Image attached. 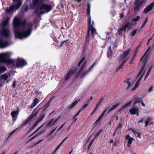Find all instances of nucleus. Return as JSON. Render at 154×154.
Segmentation results:
<instances>
[{"mask_svg":"<svg viewBox=\"0 0 154 154\" xmlns=\"http://www.w3.org/2000/svg\"><path fill=\"white\" fill-rule=\"evenodd\" d=\"M13 24L16 37L23 39L28 37L31 34L32 23H26V20H23L20 17L16 16L13 20Z\"/></svg>","mask_w":154,"mask_h":154,"instance_id":"f257e3e1","label":"nucleus"},{"mask_svg":"<svg viewBox=\"0 0 154 154\" xmlns=\"http://www.w3.org/2000/svg\"><path fill=\"white\" fill-rule=\"evenodd\" d=\"M11 53L6 52L0 54V61L2 62L6 63L9 64H14V60L13 59L9 58Z\"/></svg>","mask_w":154,"mask_h":154,"instance_id":"f03ea898","label":"nucleus"},{"mask_svg":"<svg viewBox=\"0 0 154 154\" xmlns=\"http://www.w3.org/2000/svg\"><path fill=\"white\" fill-rule=\"evenodd\" d=\"M22 4L21 0H13V5L6 8V12L11 13L17 10Z\"/></svg>","mask_w":154,"mask_h":154,"instance_id":"7ed1b4c3","label":"nucleus"},{"mask_svg":"<svg viewBox=\"0 0 154 154\" xmlns=\"http://www.w3.org/2000/svg\"><path fill=\"white\" fill-rule=\"evenodd\" d=\"M87 6L88 8L87 9V14H88V32L89 31V20H90V31H91V32L92 35L94 36L95 35H96L97 33V32L96 31V29L93 26V25L91 24V17L90 16V7L91 6L90 5L89 3L87 4Z\"/></svg>","mask_w":154,"mask_h":154,"instance_id":"20e7f679","label":"nucleus"},{"mask_svg":"<svg viewBox=\"0 0 154 154\" xmlns=\"http://www.w3.org/2000/svg\"><path fill=\"white\" fill-rule=\"evenodd\" d=\"M44 9V11L39 12L40 14H43L45 13H48L51 10V7L50 5L44 4L41 6L38 7L36 11V13L38 12L39 10H41Z\"/></svg>","mask_w":154,"mask_h":154,"instance_id":"39448f33","label":"nucleus"},{"mask_svg":"<svg viewBox=\"0 0 154 154\" xmlns=\"http://www.w3.org/2000/svg\"><path fill=\"white\" fill-rule=\"evenodd\" d=\"M60 117L59 116L57 118H53V119H51L48 123L46 124H44L43 125L41 126L38 128L37 130L36 131H35L32 134H31L29 136V137H30L31 136H32L34 134H35L36 132L38 131L40 129V128H41L42 127H43L45 129L46 128L49 126H52L56 123V122L59 119Z\"/></svg>","mask_w":154,"mask_h":154,"instance_id":"423d86ee","label":"nucleus"},{"mask_svg":"<svg viewBox=\"0 0 154 154\" xmlns=\"http://www.w3.org/2000/svg\"><path fill=\"white\" fill-rule=\"evenodd\" d=\"M38 114V111H36V109L31 114L29 117L25 121L24 125H26L28 124H30L31 122L32 121V119L35 116H36Z\"/></svg>","mask_w":154,"mask_h":154,"instance_id":"0eeeda50","label":"nucleus"},{"mask_svg":"<svg viewBox=\"0 0 154 154\" xmlns=\"http://www.w3.org/2000/svg\"><path fill=\"white\" fill-rule=\"evenodd\" d=\"M0 34L2 36H4L6 38H8L10 35L9 30L8 28H3L0 31Z\"/></svg>","mask_w":154,"mask_h":154,"instance_id":"6e6552de","label":"nucleus"},{"mask_svg":"<svg viewBox=\"0 0 154 154\" xmlns=\"http://www.w3.org/2000/svg\"><path fill=\"white\" fill-rule=\"evenodd\" d=\"M16 66L18 67H22L27 64V62L23 59L18 58L16 62Z\"/></svg>","mask_w":154,"mask_h":154,"instance_id":"1a4fd4ad","label":"nucleus"},{"mask_svg":"<svg viewBox=\"0 0 154 154\" xmlns=\"http://www.w3.org/2000/svg\"><path fill=\"white\" fill-rule=\"evenodd\" d=\"M154 7V2H152L146 6L143 11V13L147 14Z\"/></svg>","mask_w":154,"mask_h":154,"instance_id":"9d476101","label":"nucleus"},{"mask_svg":"<svg viewBox=\"0 0 154 154\" xmlns=\"http://www.w3.org/2000/svg\"><path fill=\"white\" fill-rule=\"evenodd\" d=\"M129 24V23H127L123 25L122 27L118 30V32L119 34H121L122 32H125L126 28H128Z\"/></svg>","mask_w":154,"mask_h":154,"instance_id":"9b49d317","label":"nucleus"},{"mask_svg":"<svg viewBox=\"0 0 154 154\" xmlns=\"http://www.w3.org/2000/svg\"><path fill=\"white\" fill-rule=\"evenodd\" d=\"M9 45L8 42L7 41H4L1 36L0 39V48H5Z\"/></svg>","mask_w":154,"mask_h":154,"instance_id":"f8f14e48","label":"nucleus"},{"mask_svg":"<svg viewBox=\"0 0 154 154\" xmlns=\"http://www.w3.org/2000/svg\"><path fill=\"white\" fill-rule=\"evenodd\" d=\"M130 51V49H129L125 51L123 54L121 56L119 59L120 60H123L129 54Z\"/></svg>","mask_w":154,"mask_h":154,"instance_id":"ddd939ff","label":"nucleus"},{"mask_svg":"<svg viewBox=\"0 0 154 154\" xmlns=\"http://www.w3.org/2000/svg\"><path fill=\"white\" fill-rule=\"evenodd\" d=\"M138 110H139L138 107L134 105L132 108L129 111L131 115H133L136 114V112H137Z\"/></svg>","mask_w":154,"mask_h":154,"instance_id":"4468645a","label":"nucleus"},{"mask_svg":"<svg viewBox=\"0 0 154 154\" xmlns=\"http://www.w3.org/2000/svg\"><path fill=\"white\" fill-rule=\"evenodd\" d=\"M96 63L95 62L92 65L90 66L87 69H85L84 71L83 72V73L82 74V75L83 76H84L85 75H87L88 73H89L92 68L94 66Z\"/></svg>","mask_w":154,"mask_h":154,"instance_id":"2eb2a0df","label":"nucleus"},{"mask_svg":"<svg viewBox=\"0 0 154 154\" xmlns=\"http://www.w3.org/2000/svg\"><path fill=\"white\" fill-rule=\"evenodd\" d=\"M126 138L128 141L127 146L128 148H130V145L132 143V141L134 140V139L132 137H129V136H127Z\"/></svg>","mask_w":154,"mask_h":154,"instance_id":"dca6fc26","label":"nucleus"},{"mask_svg":"<svg viewBox=\"0 0 154 154\" xmlns=\"http://www.w3.org/2000/svg\"><path fill=\"white\" fill-rule=\"evenodd\" d=\"M45 116V114H42L40 118L38 119L37 121L34 125L32 129L38 125V124L42 120Z\"/></svg>","mask_w":154,"mask_h":154,"instance_id":"f3484780","label":"nucleus"},{"mask_svg":"<svg viewBox=\"0 0 154 154\" xmlns=\"http://www.w3.org/2000/svg\"><path fill=\"white\" fill-rule=\"evenodd\" d=\"M145 0H143L141 1L139 3L137 4L134 8V11H137L139 10L142 5L145 2Z\"/></svg>","mask_w":154,"mask_h":154,"instance_id":"a211bd4d","label":"nucleus"},{"mask_svg":"<svg viewBox=\"0 0 154 154\" xmlns=\"http://www.w3.org/2000/svg\"><path fill=\"white\" fill-rule=\"evenodd\" d=\"M74 71L72 69L70 70L65 77V80H68L70 78L72 75L74 73Z\"/></svg>","mask_w":154,"mask_h":154,"instance_id":"6ab92c4d","label":"nucleus"},{"mask_svg":"<svg viewBox=\"0 0 154 154\" xmlns=\"http://www.w3.org/2000/svg\"><path fill=\"white\" fill-rule=\"evenodd\" d=\"M125 82L128 85L127 87L128 89H129L134 83L133 81L131 79H127L125 81Z\"/></svg>","mask_w":154,"mask_h":154,"instance_id":"aec40b11","label":"nucleus"},{"mask_svg":"<svg viewBox=\"0 0 154 154\" xmlns=\"http://www.w3.org/2000/svg\"><path fill=\"white\" fill-rule=\"evenodd\" d=\"M18 115V113L15 111H12L11 113V115L13 119V121L15 122L17 119Z\"/></svg>","mask_w":154,"mask_h":154,"instance_id":"412c9836","label":"nucleus"},{"mask_svg":"<svg viewBox=\"0 0 154 154\" xmlns=\"http://www.w3.org/2000/svg\"><path fill=\"white\" fill-rule=\"evenodd\" d=\"M109 106V105H108L107 106L106 108V109H105L103 113H102V114L100 115V116L99 117L98 119L96 121V122L99 123V122L100 121L102 120V118L103 117V116H104L105 112H106L107 109H108Z\"/></svg>","mask_w":154,"mask_h":154,"instance_id":"4be33fe9","label":"nucleus"},{"mask_svg":"<svg viewBox=\"0 0 154 154\" xmlns=\"http://www.w3.org/2000/svg\"><path fill=\"white\" fill-rule=\"evenodd\" d=\"M39 100L35 98L33 100V102L31 105V108H33L39 102Z\"/></svg>","mask_w":154,"mask_h":154,"instance_id":"5701e85b","label":"nucleus"},{"mask_svg":"<svg viewBox=\"0 0 154 154\" xmlns=\"http://www.w3.org/2000/svg\"><path fill=\"white\" fill-rule=\"evenodd\" d=\"M8 77L7 74H4L0 76V80L2 82H4L7 80Z\"/></svg>","mask_w":154,"mask_h":154,"instance_id":"b1692460","label":"nucleus"},{"mask_svg":"<svg viewBox=\"0 0 154 154\" xmlns=\"http://www.w3.org/2000/svg\"><path fill=\"white\" fill-rule=\"evenodd\" d=\"M36 97L38 99L41 101L43 98V95L42 94V93L40 91L37 92L36 94Z\"/></svg>","mask_w":154,"mask_h":154,"instance_id":"393cba45","label":"nucleus"},{"mask_svg":"<svg viewBox=\"0 0 154 154\" xmlns=\"http://www.w3.org/2000/svg\"><path fill=\"white\" fill-rule=\"evenodd\" d=\"M10 19L9 17H7L6 19L2 22V27L3 28H5V27L7 25Z\"/></svg>","mask_w":154,"mask_h":154,"instance_id":"a878e982","label":"nucleus"},{"mask_svg":"<svg viewBox=\"0 0 154 154\" xmlns=\"http://www.w3.org/2000/svg\"><path fill=\"white\" fill-rule=\"evenodd\" d=\"M86 63H87V61H85L82 64V65L81 67V68H80V70H79V71L78 72V73L79 74H80L82 73L83 70L85 68V65H86Z\"/></svg>","mask_w":154,"mask_h":154,"instance_id":"bb28decb","label":"nucleus"},{"mask_svg":"<svg viewBox=\"0 0 154 154\" xmlns=\"http://www.w3.org/2000/svg\"><path fill=\"white\" fill-rule=\"evenodd\" d=\"M39 0H33V2L31 5V7L33 9L38 6Z\"/></svg>","mask_w":154,"mask_h":154,"instance_id":"cd10ccee","label":"nucleus"},{"mask_svg":"<svg viewBox=\"0 0 154 154\" xmlns=\"http://www.w3.org/2000/svg\"><path fill=\"white\" fill-rule=\"evenodd\" d=\"M131 130L132 132H133L136 137H139L140 138H141V134L140 133L137 132L134 129H131Z\"/></svg>","mask_w":154,"mask_h":154,"instance_id":"c85d7f7f","label":"nucleus"},{"mask_svg":"<svg viewBox=\"0 0 154 154\" xmlns=\"http://www.w3.org/2000/svg\"><path fill=\"white\" fill-rule=\"evenodd\" d=\"M90 20L89 22V31L88 32V34L87 35V37L86 38V42H88V43H89V36H90Z\"/></svg>","mask_w":154,"mask_h":154,"instance_id":"c756f323","label":"nucleus"},{"mask_svg":"<svg viewBox=\"0 0 154 154\" xmlns=\"http://www.w3.org/2000/svg\"><path fill=\"white\" fill-rule=\"evenodd\" d=\"M126 60L127 59H125L122 61L121 64L116 69L117 71H118L120 69H122L123 68L124 64L125 63Z\"/></svg>","mask_w":154,"mask_h":154,"instance_id":"7c9ffc66","label":"nucleus"},{"mask_svg":"<svg viewBox=\"0 0 154 154\" xmlns=\"http://www.w3.org/2000/svg\"><path fill=\"white\" fill-rule=\"evenodd\" d=\"M44 132V131H42L40 133H39L37 135H36L34 137H32L31 139H30L29 140H28L26 142V144H27L29 142H30L31 140H33L34 138H35V137L39 136V135H40L41 134H42L43 132Z\"/></svg>","mask_w":154,"mask_h":154,"instance_id":"2f4dec72","label":"nucleus"},{"mask_svg":"<svg viewBox=\"0 0 154 154\" xmlns=\"http://www.w3.org/2000/svg\"><path fill=\"white\" fill-rule=\"evenodd\" d=\"M118 105L117 104H116L113 105L110 108L109 110H108V113H109L111 111L115 109L118 106Z\"/></svg>","mask_w":154,"mask_h":154,"instance_id":"473e14b6","label":"nucleus"},{"mask_svg":"<svg viewBox=\"0 0 154 154\" xmlns=\"http://www.w3.org/2000/svg\"><path fill=\"white\" fill-rule=\"evenodd\" d=\"M143 75H144L143 74L141 75V78L138 81V82L136 84L134 87L132 89V91L134 90L138 86V85H139V82L141 80V78H142V77L143 76Z\"/></svg>","mask_w":154,"mask_h":154,"instance_id":"72a5a7b5","label":"nucleus"},{"mask_svg":"<svg viewBox=\"0 0 154 154\" xmlns=\"http://www.w3.org/2000/svg\"><path fill=\"white\" fill-rule=\"evenodd\" d=\"M141 98H135L134 99V102L133 103V105H135L137 103H139L141 101Z\"/></svg>","mask_w":154,"mask_h":154,"instance_id":"f704fd0d","label":"nucleus"},{"mask_svg":"<svg viewBox=\"0 0 154 154\" xmlns=\"http://www.w3.org/2000/svg\"><path fill=\"white\" fill-rule=\"evenodd\" d=\"M80 100V99H79V100H76L70 106H69V108L70 109L73 108L77 103Z\"/></svg>","mask_w":154,"mask_h":154,"instance_id":"c9c22d12","label":"nucleus"},{"mask_svg":"<svg viewBox=\"0 0 154 154\" xmlns=\"http://www.w3.org/2000/svg\"><path fill=\"white\" fill-rule=\"evenodd\" d=\"M7 69L5 67L2 66L0 67V74L4 72Z\"/></svg>","mask_w":154,"mask_h":154,"instance_id":"e433bc0d","label":"nucleus"},{"mask_svg":"<svg viewBox=\"0 0 154 154\" xmlns=\"http://www.w3.org/2000/svg\"><path fill=\"white\" fill-rule=\"evenodd\" d=\"M137 30L138 29H135L133 30L131 32V35L132 37L134 36L135 35V34L137 33Z\"/></svg>","mask_w":154,"mask_h":154,"instance_id":"4c0bfd02","label":"nucleus"},{"mask_svg":"<svg viewBox=\"0 0 154 154\" xmlns=\"http://www.w3.org/2000/svg\"><path fill=\"white\" fill-rule=\"evenodd\" d=\"M151 48V47L149 46V48L147 49V50L146 51L144 55L143 56V57H142V58L140 59V61H141L143 60V57L146 55L147 54V52L150 50Z\"/></svg>","mask_w":154,"mask_h":154,"instance_id":"58836bf2","label":"nucleus"},{"mask_svg":"<svg viewBox=\"0 0 154 154\" xmlns=\"http://www.w3.org/2000/svg\"><path fill=\"white\" fill-rule=\"evenodd\" d=\"M85 60V57H83L79 63L78 64V66L79 67L80 66L81 64Z\"/></svg>","mask_w":154,"mask_h":154,"instance_id":"ea45409f","label":"nucleus"},{"mask_svg":"<svg viewBox=\"0 0 154 154\" xmlns=\"http://www.w3.org/2000/svg\"><path fill=\"white\" fill-rule=\"evenodd\" d=\"M132 103V101H130L129 102H128V103H127L125 105L123 106L122 107V109H124L126 107L130 105L131 103Z\"/></svg>","mask_w":154,"mask_h":154,"instance_id":"a19ab883","label":"nucleus"},{"mask_svg":"<svg viewBox=\"0 0 154 154\" xmlns=\"http://www.w3.org/2000/svg\"><path fill=\"white\" fill-rule=\"evenodd\" d=\"M140 18V16H137L136 18L133 19V20H132V21H134L135 22H137L139 20Z\"/></svg>","mask_w":154,"mask_h":154,"instance_id":"79ce46f5","label":"nucleus"},{"mask_svg":"<svg viewBox=\"0 0 154 154\" xmlns=\"http://www.w3.org/2000/svg\"><path fill=\"white\" fill-rule=\"evenodd\" d=\"M81 110H79L78 112V113L75 115V116H74V122H75L77 118V116L79 115V113H80V112H81Z\"/></svg>","mask_w":154,"mask_h":154,"instance_id":"37998d69","label":"nucleus"},{"mask_svg":"<svg viewBox=\"0 0 154 154\" xmlns=\"http://www.w3.org/2000/svg\"><path fill=\"white\" fill-rule=\"evenodd\" d=\"M148 18L147 17L144 22L142 24V26H141V28H143L144 26L146 25V24L147 22L148 21Z\"/></svg>","mask_w":154,"mask_h":154,"instance_id":"c03bdc74","label":"nucleus"},{"mask_svg":"<svg viewBox=\"0 0 154 154\" xmlns=\"http://www.w3.org/2000/svg\"><path fill=\"white\" fill-rule=\"evenodd\" d=\"M112 54V52L111 51H108L107 53V56L109 57V58H110V57L111 56V55Z\"/></svg>","mask_w":154,"mask_h":154,"instance_id":"a18cd8bd","label":"nucleus"},{"mask_svg":"<svg viewBox=\"0 0 154 154\" xmlns=\"http://www.w3.org/2000/svg\"><path fill=\"white\" fill-rule=\"evenodd\" d=\"M151 67H150L149 69H148V71L147 72V73H146V76H145V78H146L148 76V75H149V74L150 73V72H151Z\"/></svg>","mask_w":154,"mask_h":154,"instance_id":"49530a36","label":"nucleus"},{"mask_svg":"<svg viewBox=\"0 0 154 154\" xmlns=\"http://www.w3.org/2000/svg\"><path fill=\"white\" fill-rule=\"evenodd\" d=\"M56 128L57 127L51 131L49 133H48V135L50 136L52 134L53 132L55 131Z\"/></svg>","mask_w":154,"mask_h":154,"instance_id":"de8ad7c7","label":"nucleus"},{"mask_svg":"<svg viewBox=\"0 0 154 154\" xmlns=\"http://www.w3.org/2000/svg\"><path fill=\"white\" fill-rule=\"evenodd\" d=\"M89 103H88L87 102V103H86L81 108V109H82V110H83L84 109H85L88 105Z\"/></svg>","mask_w":154,"mask_h":154,"instance_id":"09e8293b","label":"nucleus"},{"mask_svg":"<svg viewBox=\"0 0 154 154\" xmlns=\"http://www.w3.org/2000/svg\"><path fill=\"white\" fill-rule=\"evenodd\" d=\"M50 105V102H48L44 106V107H45L44 111Z\"/></svg>","mask_w":154,"mask_h":154,"instance_id":"8fccbe9b","label":"nucleus"},{"mask_svg":"<svg viewBox=\"0 0 154 154\" xmlns=\"http://www.w3.org/2000/svg\"><path fill=\"white\" fill-rule=\"evenodd\" d=\"M16 131V130L12 132H10L9 134V136L8 137L7 139V140H8L9 138Z\"/></svg>","mask_w":154,"mask_h":154,"instance_id":"3c124183","label":"nucleus"},{"mask_svg":"<svg viewBox=\"0 0 154 154\" xmlns=\"http://www.w3.org/2000/svg\"><path fill=\"white\" fill-rule=\"evenodd\" d=\"M153 88V87L152 86H150L148 89V91L149 92L152 91Z\"/></svg>","mask_w":154,"mask_h":154,"instance_id":"603ef678","label":"nucleus"},{"mask_svg":"<svg viewBox=\"0 0 154 154\" xmlns=\"http://www.w3.org/2000/svg\"><path fill=\"white\" fill-rule=\"evenodd\" d=\"M98 107H97L96 106L93 109V112L91 113V114H94L95 112L97 110V109L98 108Z\"/></svg>","mask_w":154,"mask_h":154,"instance_id":"864d4df0","label":"nucleus"},{"mask_svg":"<svg viewBox=\"0 0 154 154\" xmlns=\"http://www.w3.org/2000/svg\"><path fill=\"white\" fill-rule=\"evenodd\" d=\"M16 84L17 82L15 81H14L12 84V87L14 88H15L16 85Z\"/></svg>","mask_w":154,"mask_h":154,"instance_id":"5fc2aeb1","label":"nucleus"},{"mask_svg":"<svg viewBox=\"0 0 154 154\" xmlns=\"http://www.w3.org/2000/svg\"><path fill=\"white\" fill-rule=\"evenodd\" d=\"M150 122V120L149 119H146V121L145 122V123H146L148 125L149 124Z\"/></svg>","mask_w":154,"mask_h":154,"instance_id":"6e6d98bb","label":"nucleus"},{"mask_svg":"<svg viewBox=\"0 0 154 154\" xmlns=\"http://www.w3.org/2000/svg\"><path fill=\"white\" fill-rule=\"evenodd\" d=\"M92 99H93V97H92V96H91V97H90V99H89V100H88V101L87 103H89V102L91 101L92 100Z\"/></svg>","mask_w":154,"mask_h":154,"instance_id":"4d7b16f0","label":"nucleus"},{"mask_svg":"<svg viewBox=\"0 0 154 154\" xmlns=\"http://www.w3.org/2000/svg\"><path fill=\"white\" fill-rule=\"evenodd\" d=\"M120 17L121 18H122L124 16V14L123 13H121L120 14Z\"/></svg>","mask_w":154,"mask_h":154,"instance_id":"13d9d810","label":"nucleus"},{"mask_svg":"<svg viewBox=\"0 0 154 154\" xmlns=\"http://www.w3.org/2000/svg\"><path fill=\"white\" fill-rule=\"evenodd\" d=\"M68 138V137H66L64 139H63V140L62 141L61 143V144H63V143Z\"/></svg>","mask_w":154,"mask_h":154,"instance_id":"bf43d9fd","label":"nucleus"},{"mask_svg":"<svg viewBox=\"0 0 154 154\" xmlns=\"http://www.w3.org/2000/svg\"><path fill=\"white\" fill-rule=\"evenodd\" d=\"M143 122V118L141 120L139 121H138V123H141Z\"/></svg>","mask_w":154,"mask_h":154,"instance_id":"052dcab7","label":"nucleus"},{"mask_svg":"<svg viewBox=\"0 0 154 154\" xmlns=\"http://www.w3.org/2000/svg\"><path fill=\"white\" fill-rule=\"evenodd\" d=\"M94 139H93V140L91 141V143H90V145H89V148H90V146H91V145H92V143H93V141H94Z\"/></svg>","mask_w":154,"mask_h":154,"instance_id":"680f3d73","label":"nucleus"},{"mask_svg":"<svg viewBox=\"0 0 154 154\" xmlns=\"http://www.w3.org/2000/svg\"><path fill=\"white\" fill-rule=\"evenodd\" d=\"M143 69H144V68H143V67L142 68L140 72V73L139 74V75H140L141 74V73H142V72L143 71Z\"/></svg>","mask_w":154,"mask_h":154,"instance_id":"e2e57ef3","label":"nucleus"},{"mask_svg":"<svg viewBox=\"0 0 154 154\" xmlns=\"http://www.w3.org/2000/svg\"><path fill=\"white\" fill-rule=\"evenodd\" d=\"M140 0H136L135 2V4L136 5L137 4V3Z\"/></svg>","mask_w":154,"mask_h":154,"instance_id":"0e129e2a","label":"nucleus"},{"mask_svg":"<svg viewBox=\"0 0 154 154\" xmlns=\"http://www.w3.org/2000/svg\"><path fill=\"white\" fill-rule=\"evenodd\" d=\"M141 104L144 106H145V104H144V103L142 101H141L140 102Z\"/></svg>","mask_w":154,"mask_h":154,"instance_id":"69168bd1","label":"nucleus"},{"mask_svg":"<svg viewBox=\"0 0 154 154\" xmlns=\"http://www.w3.org/2000/svg\"><path fill=\"white\" fill-rule=\"evenodd\" d=\"M100 103H97L96 105V106H97V107H98L99 106V105H100Z\"/></svg>","mask_w":154,"mask_h":154,"instance_id":"338daca9","label":"nucleus"},{"mask_svg":"<svg viewBox=\"0 0 154 154\" xmlns=\"http://www.w3.org/2000/svg\"><path fill=\"white\" fill-rule=\"evenodd\" d=\"M103 100V99H100V101H99V102L98 103H100V104L102 101Z\"/></svg>","mask_w":154,"mask_h":154,"instance_id":"774afa93","label":"nucleus"}]
</instances>
